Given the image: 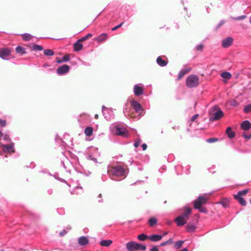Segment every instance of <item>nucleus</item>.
<instances>
[{"instance_id": "nucleus-23", "label": "nucleus", "mask_w": 251, "mask_h": 251, "mask_svg": "<svg viewBox=\"0 0 251 251\" xmlns=\"http://www.w3.org/2000/svg\"><path fill=\"white\" fill-rule=\"evenodd\" d=\"M156 62L161 67L165 66L168 63V62L163 60L161 56L157 57Z\"/></svg>"}, {"instance_id": "nucleus-31", "label": "nucleus", "mask_w": 251, "mask_h": 251, "mask_svg": "<svg viewBox=\"0 0 251 251\" xmlns=\"http://www.w3.org/2000/svg\"><path fill=\"white\" fill-rule=\"evenodd\" d=\"M44 53L46 56H52L54 54V51L50 49L45 50Z\"/></svg>"}, {"instance_id": "nucleus-10", "label": "nucleus", "mask_w": 251, "mask_h": 251, "mask_svg": "<svg viewBox=\"0 0 251 251\" xmlns=\"http://www.w3.org/2000/svg\"><path fill=\"white\" fill-rule=\"evenodd\" d=\"M182 210L183 211V213L180 216L186 220H188L189 216L191 214L192 209L189 207H184L182 209Z\"/></svg>"}, {"instance_id": "nucleus-47", "label": "nucleus", "mask_w": 251, "mask_h": 251, "mask_svg": "<svg viewBox=\"0 0 251 251\" xmlns=\"http://www.w3.org/2000/svg\"><path fill=\"white\" fill-rule=\"evenodd\" d=\"M224 24H225V21H221V22L217 25V26L216 27V29H217L218 28H219L221 26L223 25Z\"/></svg>"}, {"instance_id": "nucleus-3", "label": "nucleus", "mask_w": 251, "mask_h": 251, "mask_svg": "<svg viewBox=\"0 0 251 251\" xmlns=\"http://www.w3.org/2000/svg\"><path fill=\"white\" fill-rule=\"evenodd\" d=\"M108 173L109 175L126 177L125 170L120 166L111 167V168L108 170Z\"/></svg>"}, {"instance_id": "nucleus-37", "label": "nucleus", "mask_w": 251, "mask_h": 251, "mask_svg": "<svg viewBox=\"0 0 251 251\" xmlns=\"http://www.w3.org/2000/svg\"><path fill=\"white\" fill-rule=\"evenodd\" d=\"M244 111L245 113H249L250 111H251V104H249L247 105L245 107Z\"/></svg>"}, {"instance_id": "nucleus-36", "label": "nucleus", "mask_w": 251, "mask_h": 251, "mask_svg": "<svg viewBox=\"0 0 251 251\" xmlns=\"http://www.w3.org/2000/svg\"><path fill=\"white\" fill-rule=\"evenodd\" d=\"M137 238L141 241H144L146 239H148V236L144 234H141L138 236Z\"/></svg>"}, {"instance_id": "nucleus-21", "label": "nucleus", "mask_w": 251, "mask_h": 251, "mask_svg": "<svg viewBox=\"0 0 251 251\" xmlns=\"http://www.w3.org/2000/svg\"><path fill=\"white\" fill-rule=\"evenodd\" d=\"M88 243V240L84 236H81L78 239V244L81 246H85Z\"/></svg>"}, {"instance_id": "nucleus-19", "label": "nucleus", "mask_w": 251, "mask_h": 251, "mask_svg": "<svg viewBox=\"0 0 251 251\" xmlns=\"http://www.w3.org/2000/svg\"><path fill=\"white\" fill-rule=\"evenodd\" d=\"M2 150L4 152H8L9 153L11 152H14V150L13 146L11 145H9L3 146Z\"/></svg>"}, {"instance_id": "nucleus-16", "label": "nucleus", "mask_w": 251, "mask_h": 251, "mask_svg": "<svg viewBox=\"0 0 251 251\" xmlns=\"http://www.w3.org/2000/svg\"><path fill=\"white\" fill-rule=\"evenodd\" d=\"M143 88L139 85H135L134 87V93L136 96H140L143 94Z\"/></svg>"}, {"instance_id": "nucleus-44", "label": "nucleus", "mask_w": 251, "mask_h": 251, "mask_svg": "<svg viewBox=\"0 0 251 251\" xmlns=\"http://www.w3.org/2000/svg\"><path fill=\"white\" fill-rule=\"evenodd\" d=\"M141 142V140L140 139H138L137 141H136L134 144V146L135 147V148H137L140 143Z\"/></svg>"}, {"instance_id": "nucleus-55", "label": "nucleus", "mask_w": 251, "mask_h": 251, "mask_svg": "<svg viewBox=\"0 0 251 251\" xmlns=\"http://www.w3.org/2000/svg\"><path fill=\"white\" fill-rule=\"evenodd\" d=\"M61 60H59L58 58H57L56 62L58 63V61H60Z\"/></svg>"}, {"instance_id": "nucleus-45", "label": "nucleus", "mask_w": 251, "mask_h": 251, "mask_svg": "<svg viewBox=\"0 0 251 251\" xmlns=\"http://www.w3.org/2000/svg\"><path fill=\"white\" fill-rule=\"evenodd\" d=\"M199 114H197L194 115L191 118V121L194 122L199 117Z\"/></svg>"}, {"instance_id": "nucleus-4", "label": "nucleus", "mask_w": 251, "mask_h": 251, "mask_svg": "<svg viewBox=\"0 0 251 251\" xmlns=\"http://www.w3.org/2000/svg\"><path fill=\"white\" fill-rule=\"evenodd\" d=\"M126 247L129 251H145L146 250V246L135 242L131 241L126 244Z\"/></svg>"}, {"instance_id": "nucleus-2", "label": "nucleus", "mask_w": 251, "mask_h": 251, "mask_svg": "<svg viewBox=\"0 0 251 251\" xmlns=\"http://www.w3.org/2000/svg\"><path fill=\"white\" fill-rule=\"evenodd\" d=\"M224 115V113L218 106H215L209 113V120L214 121L220 119Z\"/></svg>"}, {"instance_id": "nucleus-35", "label": "nucleus", "mask_w": 251, "mask_h": 251, "mask_svg": "<svg viewBox=\"0 0 251 251\" xmlns=\"http://www.w3.org/2000/svg\"><path fill=\"white\" fill-rule=\"evenodd\" d=\"M32 49L34 50H42L43 47L40 45H34L32 47Z\"/></svg>"}, {"instance_id": "nucleus-11", "label": "nucleus", "mask_w": 251, "mask_h": 251, "mask_svg": "<svg viewBox=\"0 0 251 251\" xmlns=\"http://www.w3.org/2000/svg\"><path fill=\"white\" fill-rule=\"evenodd\" d=\"M233 41V38L230 37L224 39L222 41V47L224 48H227L232 44Z\"/></svg>"}, {"instance_id": "nucleus-8", "label": "nucleus", "mask_w": 251, "mask_h": 251, "mask_svg": "<svg viewBox=\"0 0 251 251\" xmlns=\"http://www.w3.org/2000/svg\"><path fill=\"white\" fill-rule=\"evenodd\" d=\"M11 50L8 48H4L0 49V57L4 60L11 58Z\"/></svg>"}, {"instance_id": "nucleus-15", "label": "nucleus", "mask_w": 251, "mask_h": 251, "mask_svg": "<svg viewBox=\"0 0 251 251\" xmlns=\"http://www.w3.org/2000/svg\"><path fill=\"white\" fill-rule=\"evenodd\" d=\"M131 106L134 108L136 112H139L140 111H142L143 109L141 105L135 100H132L131 101Z\"/></svg>"}, {"instance_id": "nucleus-52", "label": "nucleus", "mask_w": 251, "mask_h": 251, "mask_svg": "<svg viewBox=\"0 0 251 251\" xmlns=\"http://www.w3.org/2000/svg\"><path fill=\"white\" fill-rule=\"evenodd\" d=\"M236 102L235 101H233L232 102V105L235 106L236 105Z\"/></svg>"}, {"instance_id": "nucleus-41", "label": "nucleus", "mask_w": 251, "mask_h": 251, "mask_svg": "<svg viewBox=\"0 0 251 251\" xmlns=\"http://www.w3.org/2000/svg\"><path fill=\"white\" fill-rule=\"evenodd\" d=\"M123 24H124V22L121 23V24H120L118 25L115 26V27L112 28V31H115V30H117L118 28L121 27L123 25Z\"/></svg>"}, {"instance_id": "nucleus-17", "label": "nucleus", "mask_w": 251, "mask_h": 251, "mask_svg": "<svg viewBox=\"0 0 251 251\" xmlns=\"http://www.w3.org/2000/svg\"><path fill=\"white\" fill-rule=\"evenodd\" d=\"M191 68H185V69H182V70H181L178 74L177 79L178 80L181 79L184 76V75L185 74L188 73L191 71Z\"/></svg>"}, {"instance_id": "nucleus-42", "label": "nucleus", "mask_w": 251, "mask_h": 251, "mask_svg": "<svg viewBox=\"0 0 251 251\" xmlns=\"http://www.w3.org/2000/svg\"><path fill=\"white\" fill-rule=\"evenodd\" d=\"M203 45L202 44L199 45L196 47L197 50L199 51H201L203 50Z\"/></svg>"}, {"instance_id": "nucleus-53", "label": "nucleus", "mask_w": 251, "mask_h": 251, "mask_svg": "<svg viewBox=\"0 0 251 251\" xmlns=\"http://www.w3.org/2000/svg\"><path fill=\"white\" fill-rule=\"evenodd\" d=\"M222 204H223V206L224 207H226V203H224L222 202Z\"/></svg>"}, {"instance_id": "nucleus-33", "label": "nucleus", "mask_w": 251, "mask_h": 251, "mask_svg": "<svg viewBox=\"0 0 251 251\" xmlns=\"http://www.w3.org/2000/svg\"><path fill=\"white\" fill-rule=\"evenodd\" d=\"M173 243V240L172 238H170L168 241L164 242L160 244L161 246H165L167 245L172 244Z\"/></svg>"}, {"instance_id": "nucleus-46", "label": "nucleus", "mask_w": 251, "mask_h": 251, "mask_svg": "<svg viewBox=\"0 0 251 251\" xmlns=\"http://www.w3.org/2000/svg\"><path fill=\"white\" fill-rule=\"evenodd\" d=\"M88 40L86 36L82 37L81 39L78 40V42H82Z\"/></svg>"}, {"instance_id": "nucleus-13", "label": "nucleus", "mask_w": 251, "mask_h": 251, "mask_svg": "<svg viewBox=\"0 0 251 251\" xmlns=\"http://www.w3.org/2000/svg\"><path fill=\"white\" fill-rule=\"evenodd\" d=\"M186 220L180 216H178L175 220V222L178 226L184 225L186 223Z\"/></svg>"}, {"instance_id": "nucleus-22", "label": "nucleus", "mask_w": 251, "mask_h": 251, "mask_svg": "<svg viewBox=\"0 0 251 251\" xmlns=\"http://www.w3.org/2000/svg\"><path fill=\"white\" fill-rule=\"evenodd\" d=\"M226 133L229 138H233L235 136V132L232 130L231 127H228L226 129Z\"/></svg>"}, {"instance_id": "nucleus-1", "label": "nucleus", "mask_w": 251, "mask_h": 251, "mask_svg": "<svg viewBox=\"0 0 251 251\" xmlns=\"http://www.w3.org/2000/svg\"><path fill=\"white\" fill-rule=\"evenodd\" d=\"M240 128L242 130V136L247 140L251 138V132L250 130L251 128V124L250 121L246 120L241 123Z\"/></svg>"}, {"instance_id": "nucleus-29", "label": "nucleus", "mask_w": 251, "mask_h": 251, "mask_svg": "<svg viewBox=\"0 0 251 251\" xmlns=\"http://www.w3.org/2000/svg\"><path fill=\"white\" fill-rule=\"evenodd\" d=\"M221 76L226 79H229L231 78L232 75L230 73L227 72H224L221 74Z\"/></svg>"}, {"instance_id": "nucleus-50", "label": "nucleus", "mask_w": 251, "mask_h": 251, "mask_svg": "<svg viewBox=\"0 0 251 251\" xmlns=\"http://www.w3.org/2000/svg\"><path fill=\"white\" fill-rule=\"evenodd\" d=\"M142 147L143 148V151H145L147 148V146L146 144H143L142 145Z\"/></svg>"}, {"instance_id": "nucleus-9", "label": "nucleus", "mask_w": 251, "mask_h": 251, "mask_svg": "<svg viewBox=\"0 0 251 251\" xmlns=\"http://www.w3.org/2000/svg\"><path fill=\"white\" fill-rule=\"evenodd\" d=\"M115 134L123 137H126L128 136V133L125 128L116 126L115 127Z\"/></svg>"}, {"instance_id": "nucleus-18", "label": "nucleus", "mask_w": 251, "mask_h": 251, "mask_svg": "<svg viewBox=\"0 0 251 251\" xmlns=\"http://www.w3.org/2000/svg\"><path fill=\"white\" fill-rule=\"evenodd\" d=\"M162 237H163L162 235L155 234V235L149 236L148 239H150L151 241L156 242V241L161 240L162 239Z\"/></svg>"}, {"instance_id": "nucleus-25", "label": "nucleus", "mask_w": 251, "mask_h": 251, "mask_svg": "<svg viewBox=\"0 0 251 251\" xmlns=\"http://www.w3.org/2000/svg\"><path fill=\"white\" fill-rule=\"evenodd\" d=\"M93 129L91 126L87 127L84 130V133L87 136H90L93 134Z\"/></svg>"}, {"instance_id": "nucleus-48", "label": "nucleus", "mask_w": 251, "mask_h": 251, "mask_svg": "<svg viewBox=\"0 0 251 251\" xmlns=\"http://www.w3.org/2000/svg\"><path fill=\"white\" fill-rule=\"evenodd\" d=\"M151 251H158V249L157 246H154L151 248Z\"/></svg>"}, {"instance_id": "nucleus-34", "label": "nucleus", "mask_w": 251, "mask_h": 251, "mask_svg": "<svg viewBox=\"0 0 251 251\" xmlns=\"http://www.w3.org/2000/svg\"><path fill=\"white\" fill-rule=\"evenodd\" d=\"M70 60V56L69 54H66L64 55L62 59L60 60V61H58V63H61L63 62H66Z\"/></svg>"}, {"instance_id": "nucleus-54", "label": "nucleus", "mask_w": 251, "mask_h": 251, "mask_svg": "<svg viewBox=\"0 0 251 251\" xmlns=\"http://www.w3.org/2000/svg\"><path fill=\"white\" fill-rule=\"evenodd\" d=\"M95 117L96 119H98V115H97V114L95 115Z\"/></svg>"}, {"instance_id": "nucleus-51", "label": "nucleus", "mask_w": 251, "mask_h": 251, "mask_svg": "<svg viewBox=\"0 0 251 251\" xmlns=\"http://www.w3.org/2000/svg\"><path fill=\"white\" fill-rule=\"evenodd\" d=\"M88 39H89L90 38H91V37H92V34L91 33H88L87 35H86L85 36Z\"/></svg>"}, {"instance_id": "nucleus-28", "label": "nucleus", "mask_w": 251, "mask_h": 251, "mask_svg": "<svg viewBox=\"0 0 251 251\" xmlns=\"http://www.w3.org/2000/svg\"><path fill=\"white\" fill-rule=\"evenodd\" d=\"M16 51L17 53L21 55H23L25 53V49L21 46H18L16 47Z\"/></svg>"}, {"instance_id": "nucleus-7", "label": "nucleus", "mask_w": 251, "mask_h": 251, "mask_svg": "<svg viewBox=\"0 0 251 251\" xmlns=\"http://www.w3.org/2000/svg\"><path fill=\"white\" fill-rule=\"evenodd\" d=\"M208 200V197L207 195L199 196L194 201V208H201V206L206 203Z\"/></svg>"}, {"instance_id": "nucleus-49", "label": "nucleus", "mask_w": 251, "mask_h": 251, "mask_svg": "<svg viewBox=\"0 0 251 251\" xmlns=\"http://www.w3.org/2000/svg\"><path fill=\"white\" fill-rule=\"evenodd\" d=\"M66 234V231L65 230H64L60 232V235L61 236H63Z\"/></svg>"}, {"instance_id": "nucleus-14", "label": "nucleus", "mask_w": 251, "mask_h": 251, "mask_svg": "<svg viewBox=\"0 0 251 251\" xmlns=\"http://www.w3.org/2000/svg\"><path fill=\"white\" fill-rule=\"evenodd\" d=\"M108 38V34L107 33H102L99 35L96 38H95V40L98 43H102L105 41H106Z\"/></svg>"}, {"instance_id": "nucleus-38", "label": "nucleus", "mask_w": 251, "mask_h": 251, "mask_svg": "<svg viewBox=\"0 0 251 251\" xmlns=\"http://www.w3.org/2000/svg\"><path fill=\"white\" fill-rule=\"evenodd\" d=\"M196 209H199V211L202 213H206L207 212V209L204 207L201 206V208H196Z\"/></svg>"}, {"instance_id": "nucleus-32", "label": "nucleus", "mask_w": 251, "mask_h": 251, "mask_svg": "<svg viewBox=\"0 0 251 251\" xmlns=\"http://www.w3.org/2000/svg\"><path fill=\"white\" fill-rule=\"evenodd\" d=\"M183 243V241H178L175 243L174 247L177 250L179 249L182 247Z\"/></svg>"}, {"instance_id": "nucleus-6", "label": "nucleus", "mask_w": 251, "mask_h": 251, "mask_svg": "<svg viewBox=\"0 0 251 251\" xmlns=\"http://www.w3.org/2000/svg\"><path fill=\"white\" fill-rule=\"evenodd\" d=\"M249 192V189H245L242 191H239L237 194H234V198L239 202V203L242 206L246 205V201L243 199V197L246 196Z\"/></svg>"}, {"instance_id": "nucleus-12", "label": "nucleus", "mask_w": 251, "mask_h": 251, "mask_svg": "<svg viewBox=\"0 0 251 251\" xmlns=\"http://www.w3.org/2000/svg\"><path fill=\"white\" fill-rule=\"evenodd\" d=\"M69 70V66L67 65H63L57 69V73L59 75H63L67 73Z\"/></svg>"}, {"instance_id": "nucleus-40", "label": "nucleus", "mask_w": 251, "mask_h": 251, "mask_svg": "<svg viewBox=\"0 0 251 251\" xmlns=\"http://www.w3.org/2000/svg\"><path fill=\"white\" fill-rule=\"evenodd\" d=\"M246 16H241L237 17L232 18V19H234V20H242L246 18Z\"/></svg>"}, {"instance_id": "nucleus-26", "label": "nucleus", "mask_w": 251, "mask_h": 251, "mask_svg": "<svg viewBox=\"0 0 251 251\" xmlns=\"http://www.w3.org/2000/svg\"><path fill=\"white\" fill-rule=\"evenodd\" d=\"M157 222V219L154 217H151L148 221V224L150 226H153L155 224H156Z\"/></svg>"}, {"instance_id": "nucleus-39", "label": "nucleus", "mask_w": 251, "mask_h": 251, "mask_svg": "<svg viewBox=\"0 0 251 251\" xmlns=\"http://www.w3.org/2000/svg\"><path fill=\"white\" fill-rule=\"evenodd\" d=\"M218 141V139L216 138H210L207 140V142L208 143H213Z\"/></svg>"}, {"instance_id": "nucleus-30", "label": "nucleus", "mask_w": 251, "mask_h": 251, "mask_svg": "<svg viewBox=\"0 0 251 251\" xmlns=\"http://www.w3.org/2000/svg\"><path fill=\"white\" fill-rule=\"evenodd\" d=\"M186 228L187 230L189 232L194 231L196 229V226L194 225H187Z\"/></svg>"}, {"instance_id": "nucleus-27", "label": "nucleus", "mask_w": 251, "mask_h": 251, "mask_svg": "<svg viewBox=\"0 0 251 251\" xmlns=\"http://www.w3.org/2000/svg\"><path fill=\"white\" fill-rule=\"evenodd\" d=\"M22 38L24 41H28L32 39V36L28 33H25L22 35Z\"/></svg>"}, {"instance_id": "nucleus-43", "label": "nucleus", "mask_w": 251, "mask_h": 251, "mask_svg": "<svg viewBox=\"0 0 251 251\" xmlns=\"http://www.w3.org/2000/svg\"><path fill=\"white\" fill-rule=\"evenodd\" d=\"M6 125V121L0 119V126L4 127Z\"/></svg>"}, {"instance_id": "nucleus-20", "label": "nucleus", "mask_w": 251, "mask_h": 251, "mask_svg": "<svg viewBox=\"0 0 251 251\" xmlns=\"http://www.w3.org/2000/svg\"><path fill=\"white\" fill-rule=\"evenodd\" d=\"M112 243H113V241L111 240H101L100 242V244L101 246L107 247L110 246L112 244Z\"/></svg>"}, {"instance_id": "nucleus-24", "label": "nucleus", "mask_w": 251, "mask_h": 251, "mask_svg": "<svg viewBox=\"0 0 251 251\" xmlns=\"http://www.w3.org/2000/svg\"><path fill=\"white\" fill-rule=\"evenodd\" d=\"M80 42H78V40L74 44V49L75 51H78L82 49V44L80 43Z\"/></svg>"}, {"instance_id": "nucleus-5", "label": "nucleus", "mask_w": 251, "mask_h": 251, "mask_svg": "<svg viewBox=\"0 0 251 251\" xmlns=\"http://www.w3.org/2000/svg\"><path fill=\"white\" fill-rule=\"evenodd\" d=\"M199 84V78L195 75H191L188 76L186 80L187 86L190 88L197 87Z\"/></svg>"}]
</instances>
